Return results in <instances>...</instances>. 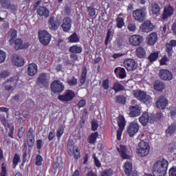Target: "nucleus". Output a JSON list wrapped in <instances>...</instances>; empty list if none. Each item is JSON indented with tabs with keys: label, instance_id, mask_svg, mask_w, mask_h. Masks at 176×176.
<instances>
[{
	"label": "nucleus",
	"instance_id": "nucleus-1",
	"mask_svg": "<svg viewBox=\"0 0 176 176\" xmlns=\"http://www.w3.org/2000/svg\"><path fill=\"white\" fill-rule=\"evenodd\" d=\"M168 167V162L166 160L158 161L154 164V170L153 174L154 176H166L167 168Z\"/></svg>",
	"mask_w": 176,
	"mask_h": 176
},
{
	"label": "nucleus",
	"instance_id": "nucleus-2",
	"mask_svg": "<svg viewBox=\"0 0 176 176\" xmlns=\"http://www.w3.org/2000/svg\"><path fill=\"white\" fill-rule=\"evenodd\" d=\"M67 153L69 156H74V159H79L80 157V152L78 147H75V142L72 139H69L67 145Z\"/></svg>",
	"mask_w": 176,
	"mask_h": 176
},
{
	"label": "nucleus",
	"instance_id": "nucleus-3",
	"mask_svg": "<svg viewBox=\"0 0 176 176\" xmlns=\"http://www.w3.org/2000/svg\"><path fill=\"white\" fill-rule=\"evenodd\" d=\"M133 16L139 23H144L146 20V7L137 9L133 12Z\"/></svg>",
	"mask_w": 176,
	"mask_h": 176
},
{
	"label": "nucleus",
	"instance_id": "nucleus-4",
	"mask_svg": "<svg viewBox=\"0 0 176 176\" xmlns=\"http://www.w3.org/2000/svg\"><path fill=\"white\" fill-rule=\"evenodd\" d=\"M38 39L42 45L47 46L52 41V36L46 30H40L38 31Z\"/></svg>",
	"mask_w": 176,
	"mask_h": 176
},
{
	"label": "nucleus",
	"instance_id": "nucleus-5",
	"mask_svg": "<svg viewBox=\"0 0 176 176\" xmlns=\"http://www.w3.org/2000/svg\"><path fill=\"white\" fill-rule=\"evenodd\" d=\"M18 81L19 77H17V76L11 77L3 83V86L4 87L5 90L10 91V90H13V87L17 86Z\"/></svg>",
	"mask_w": 176,
	"mask_h": 176
},
{
	"label": "nucleus",
	"instance_id": "nucleus-6",
	"mask_svg": "<svg viewBox=\"0 0 176 176\" xmlns=\"http://www.w3.org/2000/svg\"><path fill=\"white\" fill-rule=\"evenodd\" d=\"M133 96L139 100L140 101H142L144 104H149L151 102V96L146 95V93L142 91H134Z\"/></svg>",
	"mask_w": 176,
	"mask_h": 176
},
{
	"label": "nucleus",
	"instance_id": "nucleus-7",
	"mask_svg": "<svg viewBox=\"0 0 176 176\" xmlns=\"http://www.w3.org/2000/svg\"><path fill=\"white\" fill-rule=\"evenodd\" d=\"M65 89L64 84L61 82V81L57 80H54L51 83V90L55 94H60V93H63V91Z\"/></svg>",
	"mask_w": 176,
	"mask_h": 176
},
{
	"label": "nucleus",
	"instance_id": "nucleus-8",
	"mask_svg": "<svg viewBox=\"0 0 176 176\" xmlns=\"http://www.w3.org/2000/svg\"><path fill=\"white\" fill-rule=\"evenodd\" d=\"M61 28L64 32H69L72 28V19L69 16H66L63 19Z\"/></svg>",
	"mask_w": 176,
	"mask_h": 176
},
{
	"label": "nucleus",
	"instance_id": "nucleus-9",
	"mask_svg": "<svg viewBox=\"0 0 176 176\" xmlns=\"http://www.w3.org/2000/svg\"><path fill=\"white\" fill-rule=\"evenodd\" d=\"M118 124L120 128L117 131V139L120 140V137H122V131H123L124 126H126V120H124V117H123V116H119L118 118Z\"/></svg>",
	"mask_w": 176,
	"mask_h": 176
},
{
	"label": "nucleus",
	"instance_id": "nucleus-10",
	"mask_svg": "<svg viewBox=\"0 0 176 176\" xmlns=\"http://www.w3.org/2000/svg\"><path fill=\"white\" fill-rule=\"evenodd\" d=\"M123 65L127 71H134L135 69H137V67H138V65L135 63L134 59H126L124 60Z\"/></svg>",
	"mask_w": 176,
	"mask_h": 176
},
{
	"label": "nucleus",
	"instance_id": "nucleus-11",
	"mask_svg": "<svg viewBox=\"0 0 176 176\" xmlns=\"http://www.w3.org/2000/svg\"><path fill=\"white\" fill-rule=\"evenodd\" d=\"M74 97H75V94L71 90H67L63 95H59L58 99L60 101H71L74 100Z\"/></svg>",
	"mask_w": 176,
	"mask_h": 176
},
{
	"label": "nucleus",
	"instance_id": "nucleus-12",
	"mask_svg": "<svg viewBox=\"0 0 176 176\" xmlns=\"http://www.w3.org/2000/svg\"><path fill=\"white\" fill-rule=\"evenodd\" d=\"M61 23L58 20L54 19V16H50L48 20V25L51 31H57Z\"/></svg>",
	"mask_w": 176,
	"mask_h": 176
},
{
	"label": "nucleus",
	"instance_id": "nucleus-13",
	"mask_svg": "<svg viewBox=\"0 0 176 176\" xmlns=\"http://www.w3.org/2000/svg\"><path fill=\"white\" fill-rule=\"evenodd\" d=\"M138 130H140V126L135 122L130 123L127 128L128 134L130 137H134L138 133Z\"/></svg>",
	"mask_w": 176,
	"mask_h": 176
},
{
	"label": "nucleus",
	"instance_id": "nucleus-14",
	"mask_svg": "<svg viewBox=\"0 0 176 176\" xmlns=\"http://www.w3.org/2000/svg\"><path fill=\"white\" fill-rule=\"evenodd\" d=\"M143 41L144 38L140 35H133L129 37V43L132 46H140Z\"/></svg>",
	"mask_w": 176,
	"mask_h": 176
},
{
	"label": "nucleus",
	"instance_id": "nucleus-15",
	"mask_svg": "<svg viewBox=\"0 0 176 176\" xmlns=\"http://www.w3.org/2000/svg\"><path fill=\"white\" fill-rule=\"evenodd\" d=\"M38 82L39 85H42L44 87H49L50 85V81L49 80V77L47 74L43 73L41 74L38 78Z\"/></svg>",
	"mask_w": 176,
	"mask_h": 176
},
{
	"label": "nucleus",
	"instance_id": "nucleus-16",
	"mask_svg": "<svg viewBox=\"0 0 176 176\" xmlns=\"http://www.w3.org/2000/svg\"><path fill=\"white\" fill-rule=\"evenodd\" d=\"M159 76L162 80H171L173 73L168 69H161L159 72Z\"/></svg>",
	"mask_w": 176,
	"mask_h": 176
},
{
	"label": "nucleus",
	"instance_id": "nucleus-17",
	"mask_svg": "<svg viewBox=\"0 0 176 176\" xmlns=\"http://www.w3.org/2000/svg\"><path fill=\"white\" fill-rule=\"evenodd\" d=\"M168 104V100H167V98H166L163 96H161L158 98L155 103V105L157 108H159L160 109H165Z\"/></svg>",
	"mask_w": 176,
	"mask_h": 176
},
{
	"label": "nucleus",
	"instance_id": "nucleus-18",
	"mask_svg": "<svg viewBox=\"0 0 176 176\" xmlns=\"http://www.w3.org/2000/svg\"><path fill=\"white\" fill-rule=\"evenodd\" d=\"M129 111V116H131V118H135L141 115V109H140V106L138 104L130 106Z\"/></svg>",
	"mask_w": 176,
	"mask_h": 176
},
{
	"label": "nucleus",
	"instance_id": "nucleus-19",
	"mask_svg": "<svg viewBox=\"0 0 176 176\" xmlns=\"http://www.w3.org/2000/svg\"><path fill=\"white\" fill-rule=\"evenodd\" d=\"M142 32H150L153 30V25L150 21H146L141 26Z\"/></svg>",
	"mask_w": 176,
	"mask_h": 176
},
{
	"label": "nucleus",
	"instance_id": "nucleus-20",
	"mask_svg": "<svg viewBox=\"0 0 176 176\" xmlns=\"http://www.w3.org/2000/svg\"><path fill=\"white\" fill-rule=\"evenodd\" d=\"M118 152L120 153L122 159H130V155H129V151H127V148L124 145H120L119 147L117 148Z\"/></svg>",
	"mask_w": 176,
	"mask_h": 176
},
{
	"label": "nucleus",
	"instance_id": "nucleus-21",
	"mask_svg": "<svg viewBox=\"0 0 176 176\" xmlns=\"http://www.w3.org/2000/svg\"><path fill=\"white\" fill-rule=\"evenodd\" d=\"M12 63L16 67H23V65H24V59L19 55H14L12 56Z\"/></svg>",
	"mask_w": 176,
	"mask_h": 176
},
{
	"label": "nucleus",
	"instance_id": "nucleus-22",
	"mask_svg": "<svg viewBox=\"0 0 176 176\" xmlns=\"http://www.w3.org/2000/svg\"><path fill=\"white\" fill-rule=\"evenodd\" d=\"M176 46V41L171 40L169 43L166 44V52H168V57H171L173 56V47H175Z\"/></svg>",
	"mask_w": 176,
	"mask_h": 176
},
{
	"label": "nucleus",
	"instance_id": "nucleus-23",
	"mask_svg": "<svg viewBox=\"0 0 176 176\" xmlns=\"http://www.w3.org/2000/svg\"><path fill=\"white\" fill-rule=\"evenodd\" d=\"M38 72V66L35 63H30L28 67V74L34 76Z\"/></svg>",
	"mask_w": 176,
	"mask_h": 176
},
{
	"label": "nucleus",
	"instance_id": "nucleus-24",
	"mask_svg": "<svg viewBox=\"0 0 176 176\" xmlns=\"http://www.w3.org/2000/svg\"><path fill=\"white\" fill-rule=\"evenodd\" d=\"M37 14L38 16H44V17H49V9L45 6H39L37 10Z\"/></svg>",
	"mask_w": 176,
	"mask_h": 176
},
{
	"label": "nucleus",
	"instance_id": "nucleus-25",
	"mask_svg": "<svg viewBox=\"0 0 176 176\" xmlns=\"http://www.w3.org/2000/svg\"><path fill=\"white\" fill-rule=\"evenodd\" d=\"M174 12V9L171 6H168L164 8L162 19H166L167 17L171 16Z\"/></svg>",
	"mask_w": 176,
	"mask_h": 176
},
{
	"label": "nucleus",
	"instance_id": "nucleus-26",
	"mask_svg": "<svg viewBox=\"0 0 176 176\" xmlns=\"http://www.w3.org/2000/svg\"><path fill=\"white\" fill-rule=\"evenodd\" d=\"M156 42H157V34L153 32L148 35L147 43L148 45H153Z\"/></svg>",
	"mask_w": 176,
	"mask_h": 176
},
{
	"label": "nucleus",
	"instance_id": "nucleus-27",
	"mask_svg": "<svg viewBox=\"0 0 176 176\" xmlns=\"http://www.w3.org/2000/svg\"><path fill=\"white\" fill-rule=\"evenodd\" d=\"M139 120L142 126H146V124H148V122H149V114L148 112L144 113L139 118Z\"/></svg>",
	"mask_w": 176,
	"mask_h": 176
},
{
	"label": "nucleus",
	"instance_id": "nucleus-28",
	"mask_svg": "<svg viewBox=\"0 0 176 176\" xmlns=\"http://www.w3.org/2000/svg\"><path fill=\"white\" fill-rule=\"evenodd\" d=\"M154 89L155 90H157L158 91H162V90H164V88L166 86L164 85V82L160 81V80H156L153 83Z\"/></svg>",
	"mask_w": 176,
	"mask_h": 176
},
{
	"label": "nucleus",
	"instance_id": "nucleus-29",
	"mask_svg": "<svg viewBox=\"0 0 176 176\" xmlns=\"http://www.w3.org/2000/svg\"><path fill=\"white\" fill-rule=\"evenodd\" d=\"M135 53L139 58H145V57H146V52H145V49L142 47H138Z\"/></svg>",
	"mask_w": 176,
	"mask_h": 176
},
{
	"label": "nucleus",
	"instance_id": "nucleus-30",
	"mask_svg": "<svg viewBox=\"0 0 176 176\" xmlns=\"http://www.w3.org/2000/svg\"><path fill=\"white\" fill-rule=\"evenodd\" d=\"M151 12L153 14H160V6L157 3H151Z\"/></svg>",
	"mask_w": 176,
	"mask_h": 176
},
{
	"label": "nucleus",
	"instance_id": "nucleus-31",
	"mask_svg": "<svg viewBox=\"0 0 176 176\" xmlns=\"http://www.w3.org/2000/svg\"><path fill=\"white\" fill-rule=\"evenodd\" d=\"M87 76V68L86 67H84L82 68V72L81 74V77L80 79V82L82 85H85L86 83V78Z\"/></svg>",
	"mask_w": 176,
	"mask_h": 176
},
{
	"label": "nucleus",
	"instance_id": "nucleus-32",
	"mask_svg": "<svg viewBox=\"0 0 176 176\" xmlns=\"http://www.w3.org/2000/svg\"><path fill=\"white\" fill-rule=\"evenodd\" d=\"M97 137H98V132L92 133L88 137L89 144H96V141H97Z\"/></svg>",
	"mask_w": 176,
	"mask_h": 176
},
{
	"label": "nucleus",
	"instance_id": "nucleus-33",
	"mask_svg": "<svg viewBox=\"0 0 176 176\" xmlns=\"http://www.w3.org/2000/svg\"><path fill=\"white\" fill-rule=\"evenodd\" d=\"M149 149L150 148H138L137 153L138 156H140V157H144V156L148 155Z\"/></svg>",
	"mask_w": 176,
	"mask_h": 176
},
{
	"label": "nucleus",
	"instance_id": "nucleus-34",
	"mask_svg": "<svg viewBox=\"0 0 176 176\" xmlns=\"http://www.w3.org/2000/svg\"><path fill=\"white\" fill-rule=\"evenodd\" d=\"M14 49L16 50H20L24 49V45L23 44V40L17 38L14 41Z\"/></svg>",
	"mask_w": 176,
	"mask_h": 176
},
{
	"label": "nucleus",
	"instance_id": "nucleus-35",
	"mask_svg": "<svg viewBox=\"0 0 176 176\" xmlns=\"http://www.w3.org/2000/svg\"><path fill=\"white\" fill-rule=\"evenodd\" d=\"M133 169V165L130 162H126L124 164V171L126 174H134L135 173L131 171Z\"/></svg>",
	"mask_w": 176,
	"mask_h": 176
},
{
	"label": "nucleus",
	"instance_id": "nucleus-36",
	"mask_svg": "<svg viewBox=\"0 0 176 176\" xmlns=\"http://www.w3.org/2000/svg\"><path fill=\"white\" fill-rule=\"evenodd\" d=\"M166 134H174L176 133V123L172 124L166 131Z\"/></svg>",
	"mask_w": 176,
	"mask_h": 176
},
{
	"label": "nucleus",
	"instance_id": "nucleus-37",
	"mask_svg": "<svg viewBox=\"0 0 176 176\" xmlns=\"http://www.w3.org/2000/svg\"><path fill=\"white\" fill-rule=\"evenodd\" d=\"M113 90H114L116 93H118V91L124 90V87L120 83L116 82L113 87Z\"/></svg>",
	"mask_w": 176,
	"mask_h": 176
},
{
	"label": "nucleus",
	"instance_id": "nucleus-38",
	"mask_svg": "<svg viewBox=\"0 0 176 176\" xmlns=\"http://www.w3.org/2000/svg\"><path fill=\"white\" fill-rule=\"evenodd\" d=\"M69 52L71 53H82V48L80 47H78V45H74L69 48Z\"/></svg>",
	"mask_w": 176,
	"mask_h": 176
},
{
	"label": "nucleus",
	"instance_id": "nucleus-39",
	"mask_svg": "<svg viewBox=\"0 0 176 176\" xmlns=\"http://www.w3.org/2000/svg\"><path fill=\"white\" fill-rule=\"evenodd\" d=\"M116 102L118 104H122L124 105V104H126V98L123 96H118L116 98Z\"/></svg>",
	"mask_w": 176,
	"mask_h": 176
},
{
	"label": "nucleus",
	"instance_id": "nucleus-40",
	"mask_svg": "<svg viewBox=\"0 0 176 176\" xmlns=\"http://www.w3.org/2000/svg\"><path fill=\"white\" fill-rule=\"evenodd\" d=\"M138 149H150L149 144H148L142 140L140 142H139Z\"/></svg>",
	"mask_w": 176,
	"mask_h": 176
},
{
	"label": "nucleus",
	"instance_id": "nucleus-41",
	"mask_svg": "<svg viewBox=\"0 0 176 176\" xmlns=\"http://www.w3.org/2000/svg\"><path fill=\"white\" fill-rule=\"evenodd\" d=\"M9 34H10L9 42L10 43H12V42H13V40L14 39V38H16V36H17V31H16L14 30H11L10 32H9Z\"/></svg>",
	"mask_w": 176,
	"mask_h": 176
},
{
	"label": "nucleus",
	"instance_id": "nucleus-42",
	"mask_svg": "<svg viewBox=\"0 0 176 176\" xmlns=\"http://www.w3.org/2000/svg\"><path fill=\"white\" fill-rule=\"evenodd\" d=\"M67 83L69 86H76L78 85V78L73 76L71 80H67Z\"/></svg>",
	"mask_w": 176,
	"mask_h": 176
},
{
	"label": "nucleus",
	"instance_id": "nucleus-43",
	"mask_svg": "<svg viewBox=\"0 0 176 176\" xmlns=\"http://www.w3.org/2000/svg\"><path fill=\"white\" fill-rule=\"evenodd\" d=\"M158 57L159 52H154L150 54V56H148V60H150V61H156Z\"/></svg>",
	"mask_w": 176,
	"mask_h": 176
},
{
	"label": "nucleus",
	"instance_id": "nucleus-44",
	"mask_svg": "<svg viewBox=\"0 0 176 176\" xmlns=\"http://www.w3.org/2000/svg\"><path fill=\"white\" fill-rule=\"evenodd\" d=\"M116 21L118 28H122V27L124 25V19H123V18L118 17Z\"/></svg>",
	"mask_w": 176,
	"mask_h": 176
},
{
	"label": "nucleus",
	"instance_id": "nucleus-45",
	"mask_svg": "<svg viewBox=\"0 0 176 176\" xmlns=\"http://www.w3.org/2000/svg\"><path fill=\"white\" fill-rule=\"evenodd\" d=\"M70 42H79V37L76 33H74L69 37Z\"/></svg>",
	"mask_w": 176,
	"mask_h": 176
},
{
	"label": "nucleus",
	"instance_id": "nucleus-46",
	"mask_svg": "<svg viewBox=\"0 0 176 176\" xmlns=\"http://www.w3.org/2000/svg\"><path fill=\"white\" fill-rule=\"evenodd\" d=\"M19 160H20V157L19 156V155L15 154L12 160L13 164H14L13 168H16V166H17V164L19 163Z\"/></svg>",
	"mask_w": 176,
	"mask_h": 176
},
{
	"label": "nucleus",
	"instance_id": "nucleus-47",
	"mask_svg": "<svg viewBox=\"0 0 176 176\" xmlns=\"http://www.w3.org/2000/svg\"><path fill=\"white\" fill-rule=\"evenodd\" d=\"M5 60H6V54L5 52L1 50L0 51V63H5Z\"/></svg>",
	"mask_w": 176,
	"mask_h": 176
},
{
	"label": "nucleus",
	"instance_id": "nucleus-48",
	"mask_svg": "<svg viewBox=\"0 0 176 176\" xmlns=\"http://www.w3.org/2000/svg\"><path fill=\"white\" fill-rule=\"evenodd\" d=\"M34 129L32 128H30L28 133H27V138H35V136L34 135Z\"/></svg>",
	"mask_w": 176,
	"mask_h": 176
},
{
	"label": "nucleus",
	"instance_id": "nucleus-49",
	"mask_svg": "<svg viewBox=\"0 0 176 176\" xmlns=\"http://www.w3.org/2000/svg\"><path fill=\"white\" fill-rule=\"evenodd\" d=\"M119 76L121 79H124V77L126 76V70L124 68H120Z\"/></svg>",
	"mask_w": 176,
	"mask_h": 176
},
{
	"label": "nucleus",
	"instance_id": "nucleus-50",
	"mask_svg": "<svg viewBox=\"0 0 176 176\" xmlns=\"http://www.w3.org/2000/svg\"><path fill=\"white\" fill-rule=\"evenodd\" d=\"M43 160L42 156L38 155L36 158V166H42Z\"/></svg>",
	"mask_w": 176,
	"mask_h": 176
},
{
	"label": "nucleus",
	"instance_id": "nucleus-51",
	"mask_svg": "<svg viewBox=\"0 0 176 176\" xmlns=\"http://www.w3.org/2000/svg\"><path fill=\"white\" fill-rule=\"evenodd\" d=\"M148 122L150 123H155V122H157V120H156V117H155V114L151 113L148 116Z\"/></svg>",
	"mask_w": 176,
	"mask_h": 176
},
{
	"label": "nucleus",
	"instance_id": "nucleus-52",
	"mask_svg": "<svg viewBox=\"0 0 176 176\" xmlns=\"http://www.w3.org/2000/svg\"><path fill=\"white\" fill-rule=\"evenodd\" d=\"M97 129H98V122L96 120H93L91 122V130H93V131H96Z\"/></svg>",
	"mask_w": 176,
	"mask_h": 176
},
{
	"label": "nucleus",
	"instance_id": "nucleus-53",
	"mask_svg": "<svg viewBox=\"0 0 176 176\" xmlns=\"http://www.w3.org/2000/svg\"><path fill=\"white\" fill-rule=\"evenodd\" d=\"M9 3V0H0V5H1L2 8H8Z\"/></svg>",
	"mask_w": 176,
	"mask_h": 176
},
{
	"label": "nucleus",
	"instance_id": "nucleus-54",
	"mask_svg": "<svg viewBox=\"0 0 176 176\" xmlns=\"http://www.w3.org/2000/svg\"><path fill=\"white\" fill-rule=\"evenodd\" d=\"M112 170H105L103 172H102L101 176H112Z\"/></svg>",
	"mask_w": 176,
	"mask_h": 176
},
{
	"label": "nucleus",
	"instance_id": "nucleus-55",
	"mask_svg": "<svg viewBox=\"0 0 176 176\" xmlns=\"http://www.w3.org/2000/svg\"><path fill=\"white\" fill-rule=\"evenodd\" d=\"M34 143H35V138L28 139V145L30 148H32V146H34Z\"/></svg>",
	"mask_w": 176,
	"mask_h": 176
},
{
	"label": "nucleus",
	"instance_id": "nucleus-56",
	"mask_svg": "<svg viewBox=\"0 0 176 176\" xmlns=\"http://www.w3.org/2000/svg\"><path fill=\"white\" fill-rule=\"evenodd\" d=\"M24 133H25V128L21 126L18 132V136L19 138H21L23 135H24Z\"/></svg>",
	"mask_w": 176,
	"mask_h": 176
},
{
	"label": "nucleus",
	"instance_id": "nucleus-57",
	"mask_svg": "<svg viewBox=\"0 0 176 176\" xmlns=\"http://www.w3.org/2000/svg\"><path fill=\"white\" fill-rule=\"evenodd\" d=\"M102 87L104 90H108L109 89V81H108V80H104L102 82Z\"/></svg>",
	"mask_w": 176,
	"mask_h": 176
},
{
	"label": "nucleus",
	"instance_id": "nucleus-58",
	"mask_svg": "<svg viewBox=\"0 0 176 176\" xmlns=\"http://www.w3.org/2000/svg\"><path fill=\"white\" fill-rule=\"evenodd\" d=\"M168 149L169 152H174L176 149V142L170 144Z\"/></svg>",
	"mask_w": 176,
	"mask_h": 176
},
{
	"label": "nucleus",
	"instance_id": "nucleus-59",
	"mask_svg": "<svg viewBox=\"0 0 176 176\" xmlns=\"http://www.w3.org/2000/svg\"><path fill=\"white\" fill-rule=\"evenodd\" d=\"M10 74L7 71H3L1 72L0 74V76L1 78H2L3 79H5L6 78H8V76H9Z\"/></svg>",
	"mask_w": 176,
	"mask_h": 176
},
{
	"label": "nucleus",
	"instance_id": "nucleus-60",
	"mask_svg": "<svg viewBox=\"0 0 176 176\" xmlns=\"http://www.w3.org/2000/svg\"><path fill=\"white\" fill-rule=\"evenodd\" d=\"M169 176H176V167H173L169 170Z\"/></svg>",
	"mask_w": 176,
	"mask_h": 176
},
{
	"label": "nucleus",
	"instance_id": "nucleus-61",
	"mask_svg": "<svg viewBox=\"0 0 176 176\" xmlns=\"http://www.w3.org/2000/svg\"><path fill=\"white\" fill-rule=\"evenodd\" d=\"M70 58L72 59V63H75V61H78V58L76 54H72L70 55Z\"/></svg>",
	"mask_w": 176,
	"mask_h": 176
},
{
	"label": "nucleus",
	"instance_id": "nucleus-62",
	"mask_svg": "<svg viewBox=\"0 0 176 176\" xmlns=\"http://www.w3.org/2000/svg\"><path fill=\"white\" fill-rule=\"evenodd\" d=\"M1 176H6V167L5 166V163L2 164Z\"/></svg>",
	"mask_w": 176,
	"mask_h": 176
},
{
	"label": "nucleus",
	"instance_id": "nucleus-63",
	"mask_svg": "<svg viewBox=\"0 0 176 176\" xmlns=\"http://www.w3.org/2000/svg\"><path fill=\"white\" fill-rule=\"evenodd\" d=\"M167 61H168V58L164 56L160 60L161 65H166V63H167Z\"/></svg>",
	"mask_w": 176,
	"mask_h": 176
},
{
	"label": "nucleus",
	"instance_id": "nucleus-64",
	"mask_svg": "<svg viewBox=\"0 0 176 176\" xmlns=\"http://www.w3.org/2000/svg\"><path fill=\"white\" fill-rule=\"evenodd\" d=\"M1 30H9V22H4L1 27Z\"/></svg>",
	"mask_w": 176,
	"mask_h": 176
}]
</instances>
